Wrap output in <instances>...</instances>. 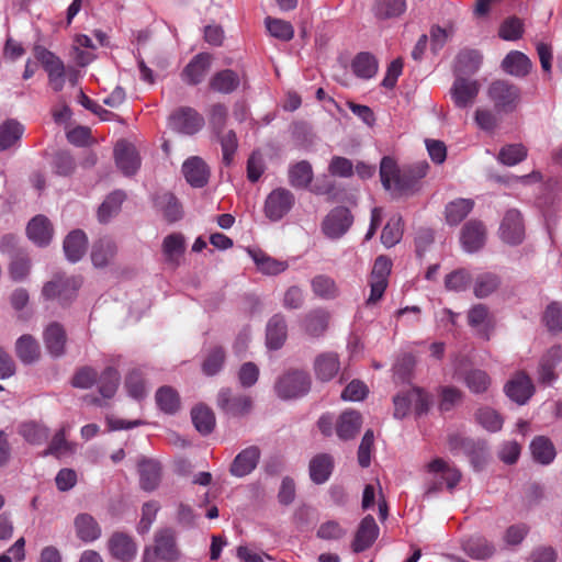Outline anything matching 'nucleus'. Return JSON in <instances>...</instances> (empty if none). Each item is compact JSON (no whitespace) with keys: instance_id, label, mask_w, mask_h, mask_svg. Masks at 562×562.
I'll return each mask as SVG.
<instances>
[{"instance_id":"21","label":"nucleus","mask_w":562,"mask_h":562,"mask_svg":"<svg viewBox=\"0 0 562 562\" xmlns=\"http://www.w3.org/2000/svg\"><path fill=\"white\" fill-rule=\"evenodd\" d=\"M117 254V245L110 237L95 240L91 248V261L97 268H104L114 262Z\"/></svg>"},{"instance_id":"54","label":"nucleus","mask_w":562,"mask_h":562,"mask_svg":"<svg viewBox=\"0 0 562 562\" xmlns=\"http://www.w3.org/2000/svg\"><path fill=\"white\" fill-rule=\"evenodd\" d=\"M23 134V126L14 121L8 120L0 125V151L13 146Z\"/></svg>"},{"instance_id":"4","label":"nucleus","mask_w":562,"mask_h":562,"mask_svg":"<svg viewBox=\"0 0 562 562\" xmlns=\"http://www.w3.org/2000/svg\"><path fill=\"white\" fill-rule=\"evenodd\" d=\"M294 204L295 196L290 190L277 188L267 195L263 212L267 218L277 222L283 218Z\"/></svg>"},{"instance_id":"30","label":"nucleus","mask_w":562,"mask_h":562,"mask_svg":"<svg viewBox=\"0 0 562 562\" xmlns=\"http://www.w3.org/2000/svg\"><path fill=\"white\" fill-rule=\"evenodd\" d=\"M77 537L83 542H92L100 538L101 527L89 514H79L74 520Z\"/></svg>"},{"instance_id":"63","label":"nucleus","mask_w":562,"mask_h":562,"mask_svg":"<svg viewBox=\"0 0 562 562\" xmlns=\"http://www.w3.org/2000/svg\"><path fill=\"white\" fill-rule=\"evenodd\" d=\"M99 379L98 372L88 366L76 370L71 378V385L77 389H90Z\"/></svg>"},{"instance_id":"22","label":"nucleus","mask_w":562,"mask_h":562,"mask_svg":"<svg viewBox=\"0 0 562 562\" xmlns=\"http://www.w3.org/2000/svg\"><path fill=\"white\" fill-rule=\"evenodd\" d=\"M161 249L165 262L172 268H177L186 251L184 236L180 233H172L166 236L162 240Z\"/></svg>"},{"instance_id":"35","label":"nucleus","mask_w":562,"mask_h":562,"mask_svg":"<svg viewBox=\"0 0 562 562\" xmlns=\"http://www.w3.org/2000/svg\"><path fill=\"white\" fill-rule=\"evenodd\" d=\"M288 336L285 318L281 314L271 317L267 325V345L270 349H279Z\"/></svg>"},{"instance_id":"61","label":"nucleus","mask_w":562,"mask_h":562,"mask_svg":"<svg viewBox=\"0 0 562 562\" xmlns=\"http://www.w3.org/2000/svg\"><path fill=\"white\" fill-rule=\"evenodd\" d=\"M464 382L471 392L484 393L490 387L491 379L485 371L474 369L465 374Z\"/></svg>"},{"instance_id":"16","label":"nucleus","mask_w":562,"mask_h":562,"mask_svg":"<svg viewBox=\"0 0 562 562\" xmlns=\"http://www.w3.org/2000/svg\"><path fill=\"white\" fill-rule=\"evenodd\" d=\"M182 173L187 182L193 188H203L207 184L210 178L207 165L198 156L190 157L183 162Z\"/></svg>"},{"instance_id":"55","label":"nucleus","mask_w":562,"mask_h":562,"mask_svg":"<svg viewBox=\"0 0 562 562\" xmlns=\"http://www.w3.org/2000/svg\"><path fill=\"white\" fill-rule=\"evenodd\" d=\"M475 420L487 431L497 432L502 429L503 417L491 407H481L475 413Z\"/></svg>"},{"instance_id":"2","label":"nucleus","mask_w":562,"mask_h":562,"mask_svg":"<svg viewBox=\"0 0 562 562\" xmlns=\"http://www.w3.org/2000/svg\"><path fill=\"white\" fill-rule=\"evenodd\" d=\"M487 97L499 113L514 112L521 101L520 89L514 83L501 79L490 85Z\"/></svg>"},{"instance_id":"57","label":"nucleus","mask_w":562,"mask_h":562,"mask_svg":"<svg viewBox=\"0 0 562 562\" xmlns=\"http://www.w3.org/2000/svg\"><path fill=\"white\" fill-rule=\"evenodd\" d=\"M156 402L161 411L167 414L176 413L180 407V398L176 390L170 386H161L156 393Z\"/></svg>"},{"instance_id":"34","label":"nucleus","mask_w":562,"mask_h":562,"mask_svg":"<svg viewBox=\"0 0 562 562\" xmlns=\"http://www.w3.org/2000/svg\"><path fill=\"white\" fill-rule=\"evenodd\" d=\"M482 63V55L475 49L461 50L454 63L456 77L463 75H473L477 71Z\"/></svg>"},{"instance_id":"19","label":"nucleus","mask_w":562,"mask_h":562,"mask_svg":"<svg viewBox=\"0 0 562 562\" xmlns=\"http://www.w3.org/2000/svg\"><path fill=\"white\" fill-rule=\"evenodd\" d=\"M379 535V527L371 515L366 516L356 532L352 541V551L356 553L362 552L370 548Z\"/></svg>"},{"instance_id":"60","label":"nucleus","mask_w":562,"mask_h":562,"mask_svg":"<svg viewBox=\"0 0 562 562\" xmlns=\"http://www.w3.org/2000/svg\"><path fill=\"white\" fill-rule=\"evenodd\" d=\"M98 380L100 381V394L105 398H111L115 394L120 383L119 372L114 368L108 367Z\"/></svg>"},{"instance_id":"11","label":"nucleus","mask_w":562,"mask_h":562,"mask_svg":"<svg viewBox=\"0 0 562 562\" xmlns=\"http://www.w3.org/2000/svg\"><path fill=\"white\" fill-rule=\"evenodd\" d=\"M501 238L509 245H518L525 236V226L519 211L509 210L506 212L501 224Z\"/></svg>"},{"instance_id":"10","label":"nucleus","mask_w":562,"mask_h":562,"mask_svg":"<svg viewBox=\"0 0 562 562\" xmlns=\"http://www.w3.org/2000/svg\"><path fill=\"white\" fill-rule=\"evenodd\" d=\"M480 91V85L476 80H470L463 77H456L451 87V99L456 106L464 109L470 106L476 99Z\"/></svg>"},{"instance_id":"39","label":"nucleus","mask_w":562,"mask_h":562,"mask_svg":"<svg viewBox=\"0 0 562 562\" xmlns=\"http://www.w3.org/2000/svg\"><path fill=\"white\" fill-rule=\"evenodd\" d=\"M254 259L257 269L268 276H276L284 272L289 268L288 261L278 260L261 251L248 250Z\"/></svg>"},{"instance_id":"36","label":"nucleus","mask_w":562,"mask_h":562,"mask_svg":"<svg viewBox=\"0 0 562 562\" xmlns=\"http://www.w3.org/2000/svg\"><path fill=\"white\" fill-rule=\"evenodd\" d=\"M464 552L472 559L484 560L495 552L494 546L482 536H473L463 541Z\"/></svg>"},{"instance_id":"20","label":"nucleus","mask_w":562,"mask_h":562,"mask_svg":"<svg viewBox=\"0 0 562 562\" xmlns=\"http://www.w3.org/2000/svg\"><path fill=\"white\" fill-rule=\"evenodd\" d=\"M468 323L471 327L479 329V335L485 340L490 339L494 328V317L484 304H475L468 312Z\"/></svg>"},{"instance_id":"56","label":"nucleus","mask_w":562,"mask_h":562,"mask_svg":"<svg viewBox=\"0 0 562 562\" xmlns=\"http://www.w3.org/2000/svg\"><path fill=\"white\" fill-rule=\"evenodd\" d=\"M313 179L312 167L307 161H300L289 170V182L294 188H305Z\"/></svg>"},{"instance_id":"14","label":"nucleus","mask_w":562,"mask_h":562,"mask_svg":"<svg viewBox=\"0 0 562 562\" xmlns=\"http://www.w3.org/2000/svg\"><path fill=\"white\" fill-rule=\"evenodd\" d=\"M173 127L183 134L192 135L204 125V119L192 108H181L170 116Z\"/></svg>"},{"instance_id":"29","label":"nucleus","mask_w":562,"mask_h":562,"mask_svg":"<svg viewBox=\"0 0 562 562\" xmlns=\"http://www.w3.org/2000/svg\"><path fill=\"white\" fill-rule=\"evenodd\" d=\"M87 236L80 229L70 232L64 240V251L66 258L71 262L79 261L87 250Z\"/></svg>"},{"instance_id":"38","label":"nucleus","mask_w":562,"mask_h":562,"mask_svg":"<svg viewBox=\"0 0 562 562\" xmlns=\"http://www.w3.org/2000/svg\"><path fill=\"white\" fill-rule=\"evenodd\" d=\"M313 293L322 300H335L340 295L336 281L327 274H317L311 280Z\"/></svg>"},{"instance_id":"18","label":"nucleus","mask_w":562,"mask_h":562,"mask_svg":"<svg viewBox=\"0 0 562 562\" xmlns=\"http://www.w3.org/2000/svg\"><path fill=\"white\" fill-rule=\"evenodd\" d=\"M486 231L482 222L469 221L461 231V244L465 251L474 252L485 244Z\"/></svg>"},{"instance_id":"3","label":"nucleus","mask_w":562,"mask_h":562,"mask_svg":"<svg viewBox=\"0 0 562 562\" xmlns=\"http://www.w3.org/2000/svg\"><path fill=\"white\" fill-rule=\"evenodd\" d=\"M80 285V278L56 273L52 280L44 283L42 295L45 300H57L60 304H67L76 297Z\"/></svg>"},{"instance_id":"46","label":"nucleus","mask_w":562,"mask_h":562,"mask_svg":"<svg viewBox=\"0 0 562 562\" xmlns=\"http://www.w3.org/2000/svg\"><path fill=\"white\" fill-rule=\"evenodd\" d=\"M155 554L160 559L172 561L177 558L175 536L171 530H162L156 536Z\"/></svg>"},{"instance_id":"45","label":"nucleus","mask_w":562,"mask_h":562,"mask_svg":"<svg viewBox=\"0 0 562 562\" xmlns=\"http://www.w3.org/2000/svg\"><path fill=\"white\" fill-rule=\"evenodd\" d=\"M333 458L328 454H318L310 462V475L313 482L322 484L328 480L333 470Z\"/></svg>"},{"instance_id":"49","label":"nucleus","mask_w":562,"mask_h":562,"mask_svg":"<svg viewBox=\"0 0 562 562\" xmlns=\"http://www.w3.org/2000/svg\"><path fill=\"white\" fill-rule=\"evenodd\" d=\"M420 167L416 166H403L401 168L400 177L396 182L394 193L406 194L413 190L420 178Z\"/></svg>"},{"instance_id":"53","label":"nucleus","mask_w":562,"mask_h":562,"mask_svg":"<svg viewBox=\"0 0 562 562\" xmlns=\"http://www.w3.org/2000/svg\"><path fill=\"white\" fill-rule=\"evenodd\" d=\"M191 417L196 430L203 435H209L215 427V416L206 406H196L191 412Z\"/></svg>"},{"instance_id":"42","label":"nucleus","mask_w":562,"mask_h":562,"mask_svg":"<svg viewBox=\"0 0 562 562\" xmlns=\"http://www.w3.org/2000/svg\"><path fill=\"white\" fill-rule=\"evenodd\" d=\"M213 136L221 145L223 164L227 167L231 166L238 148L236 133L233 130L225 128L220 133H213Z\"/></svg>"},{"instance_id":"32","label":"nucleus","mask_w":562,"mask_h":562,"mask_svg":"<svg viewBox=\"0 0 562 562\" xmlns=\"http://www.w3.org/2000/svg\"><path fill=\"white\" fill-rule=\"evenodd\" d=\"M339 369V359L334 352L322 353L317 356L314 361L316 378L324 382L331 380L338 373Z\"/></svg>"},{"instance_id":"43","label":"nucleus","mask_w":562,"mask_h":562,"mask_svg":"<svg viewBox=\"0 0 562 562\" xmlns=\"http://www.w3.org/2000/svg\"><path fill=\"white\" fill-rule=\"evenodd\" d=\"M210 88L216 92L231 93L239 86L238 75L231 70L225 69L216 72L210 80Z\"/></svg>"},{"instance_id":"15","label":"nucleus","mask_w":562,"mask_h":562,"mask_svg":"<svg viewBox=\"0 0 562 562\" xmlns=\"http://www.w3.org/2000/svg\"><path fill=\"white\" fill-rule=\"evenodd\" d=\"M115 161L117 167L126 176L134 175L139 168L140 160L134 145L122 139L114 148Z\"/></svg>"},{"instance_id":"59","label":"nucleus","mask_w":562,"mask_h":562,"mask_svg":"<svg viewBox=\"0 0 562 562\" xmlns=\"http://www.w3.org/2000/svg\"><path fill=\"white\" fill-rule=\"evenodd\" d=\"M265 24L269 34L278 40L290 41L294 36L293 26L284 20L268 16L265 20Z\"/></svg>"},{"instance_id":"64","label":"nucleus","mask_w":562,"mask_h":562,"mask_svg":"<svg viewBox=\"0 0 562 562\" xmlns=\"http://www.w3.org/2000/svg\"><path fill=\"white\" fill-rule=\"evenodd\" d=\"M543 322L549 331L559 333L562 330V307L559 303H550L543 314Z\"/></svg>"},{"instance_id":"40","label":"nucleus","mask_w":562,"mask_h":562,"mask_svg":"<svg viewBox=\"0 0 562 562\" xmlns=\"http://www.w3.org/2000/svg\"><path fill=\"white\" fill-rule=\"evenodd\" d=\"M530 451L533 460L543 465L550 464L557 454L552 441L544 436L533 438L530 443Z\"/></svg>"},{"instance_id":"24","label":"nucleus","mask_w":562,"mask_h":562,"mask_svg":"<svg viewBox=\"0 0 562 562\" xmlns=\"http://www.w3.org/2000/svg\"><path fill=\"white\" fill-rule=\"evenodd\" d=\"M43 338L45 347L50 356L59 358L65 353L67 336L60 324H49L44 331Z\"/></svg>"},{"instance_id":"23","label":"nucleus","mask_w":562,"mask_h":562,"mask_svg":"<svg viewBox=\"0 0 562 562\" xmlns=\"http://www.w3.org/2000/svg\"><path fill=\"white\" fill-rule=\"evenodd\" d=\"M139 485L146 492L155 491L161 480V465L153 459L138 462Z\"/></svg>"},{"instance_id":"58","label":"nucleus","mask_w":562,"mask_h":562,"mask_svg":"<svg viewBox=\"0 0 562 562\" xmlns=\"http://www.w3.org/2000/svg\"><path fill=\"white\" fill-rule=\"evenodd\" d=\"M527 157V148L522 144H510L501 148L497 159L506 166H515Z\"/></svg>"},{"instance_id":"50","label":"nucleus","mask_w":562,"mask_h":562,"mask_svg":"<svg viewBox=\"0 0 562 562\" xmlns=\"http://www.w3.org/2000/svg\"><path fill=\"white\" fill-rule=\"evenodd\" d=\"M501 285V279L497 274L484 272L479 274L474 280L473 293L476 297H487L494 293Z\"/></svg>"},{"instance_id":"52","label":"nucleus","mask_w":562,"mask_h":562,"mask_svg":"<svg viewBox=\"0 0 562 562\" xmlns=\"http://www.w3.org/2000/svg\"><path fill=\"white\" fill-rule=\"evenodd\" d=\"M124 199L125 194L122 191H114L109 194L98 210L99 221L101 223H106L111 217L116 215L121 210Z\"/></svg>"},{"instance_id":"25","label":"nucleus","mask_w":562,"mask_h":562,"mask_svg":"<svg viewBox=\"0 0 562 562\" xmlns=\"http://www.w3.org/2000/svg\"><path fill=\"white\" fill-rule=\"evenodd\" d=\"M14 350L16 357L24 364L35 363L41 358V346L30 334L22 335L16 339Z\"/></svg>"},{"instance_id":"13","label":"nucleus","mask_w":562,"mask_h":562,"mask_svg":"<svg viewBox=\"0 0 562 562\" xmlns=\"http://www.w3.org/2000/svg\"><path fill=\"white\" fill-rule=\"evenodd\" d=\"M212 64V55L200 53L183 68L181 72L182 80L190 86H196L202 82L209 72Z\"/></svg>"},{"instance_id":"1","label":"nucleus","mask_w":562,"mask_h":562,"mask_svg":"<svg viewBox=\"0 0 562 562\" xmlns=\"http://www.w3.org/2000/svg\"><path fill=\"white\" fill-rule=\"evenodd\" d=\"M461 480L460 471L441 458L432 460L425 471L426 493L440 491L446 486L452 491Z\"/></svg>"},{"instance_id":"44","label":"nucleus","mask_w":562,"mask_h":562,"mask_svg":"<svg viewBox=\"0 0 562 562\" xmlns=\"http://www.w3.org/2000/svg\"><path fill=\"white\" fill-rule=\"evenodd\" d=\"M156 205L169 223L177 222L182 217L181 205L177 198L170 192L158 194L156 198Z\"/></svg>"},{"instance_id":"62","label":"nucleus","mask_w":562,"mask_h":562,"mask_svg":"<svg viewBox=\"0 0 562 562\" xmlns=\"http://www.w3.org/2000/svg\"><path fill=\"white\" fill-rule=\"evenodd\" d=\"M31 270V260L23 252H16L12 256L10 263V276L14 281L24 280Z\"/></svg>"},{"instance_id":"31","label":"nucleus","mask_w":562,"mask_h":562,"mask_svg":"<svg viewBox=\"0 0 562 562\" xmlns=\"http://www.w3.org/2000/svg\"><path fill=\"white\" fill-rule=\"evenodd\" d=\"M394 403V417L404 418L408 415L412 404L418 413L422 409V391L414 387L407 393L397 394L393 398Z\"/></svg>"},{"instance_id":"12","label":"nucleus","mask_w":562,"mask_h":562,"mask_svg":"<svg viewBox=\"0 0 562 562\" xmlns=\"http://www.w3.org/2000/svg\"><path fill=\"white\" fill-rule=\"evenodd\" d=\"M261 451L257 446H249L243 449L233 460L229 473L236 477H244L250 474L257 467Z\"/></svg>"},{"instance_id":"51","label":"nucleus","mask_w":562,"mask_h":562,"mask_svg":"<svg viewBox=\"0 0 562 562\" xmlns=\"http://www.w3.org/2000/svg\"><path fill=\"white\" fill-rule=\"evenodd\" d=\"M351 67L358 77L369 79L378 71V60L370 53H360L352 60Z\"/></svg>"},{"instance_id":"26","label":"nucleus","mask_w":562,"mask_h":562,"mask_svg":"<svg viewBox=\"0 0 562 562\" xmlns=\"http://www.w3.org/2000/svg\"><path fill=\"white\" fill-rule=\"evenodd\" d=\"M362 426V416L357 411L344 412L336 424L337 436L342 440L352 439Z\"/></svg>"},{"instance_id":"7","label":"nucleus","mask_w":562,"mask_h":562,"mask_svg":"<svg viewBox=\"0 0 562 562\" xmlns=\"http://www.w3.org/2000/svg\"><path fill=\"white\" fill-rule=\"evenodd\" d=\"M217 406L231 417H243L250 413L252 400L248 395L234 394L231 389H222L217 394Z\"/></svg>"},{"instance_id":"9","label":"nucleus","mask_w":562,"mask_h":562,"mask_svg":"<svg viewBox=\"0 0 562 562\" xmlns=\"http://www.w3.org/2000/svg\"><path fill=\"white\" fill-rule=\"evenodd\" d=\"M504 392L513 402L525 405L533 395L535 385L526 372L519 371L507 381Z\"/></svg>"},{"instance_id":"47","label":"nucleus","mask_w":562,"mask_h":562,"mask_svg":"<svg viewBox=\"0 0 562 562\" xmlns=\"http://www.w3.org/2000/svg\"><path fill=\"white\" fill-rule=\"evenodd\" d=\"M401 168L394 158L385 156L380 162V178L382 186L387 191H395L396 182L400 177Z\"/></svg>"},{"instance_id":"27","label":"nucleus","mask_w":562,"mask_h":562,"mask_svg":"<svg viewBox=\"0 0 562 562\" xmlns=\"http://www.w3.org/2000/svg\"><path fill=\"white\" fill-rule=\"evenodd\" d=\"M330 313L324 308H315L308 312L303 321V327L307 335L312 337L322 336L328 328Z\"/></svg>"},{"instance_id":"37","label":"nucleus","mask_w":562,"mask_h":562,"mask_svg":"<svg viewBox=\"0 0 562 562\" xmlns=\"http://www.w3.org/2000/svg\"><path fill=\"white\" fill-rule=\"evenodd\" d=\"M27 236L38 245H46L50 241L53 227L48 218L37 215L27 225Z\"/></svg>"},{"instance_id":"48","label":"nucleus","mask_w":562,"mask_h":562,"mask_svg":"<svg viewBox=\"0 0 562 562\" xmlns=\"http://www.w3.org/2000/svg\"><path fill=\"white\" fill-rule=\"evenodd\" d=\"M474 202L471 199H457L446 206V220L450 225H458L472 211Z\"/></svg>"},{"instance_id":"33","label":"nucleus","mask_w":562,"mask_h":562,"mask_svg":"<svg viewBox=\"0 0 562 562\" xmlns=\"http://www.w3.org/2000/svg\"><path fill=\"white\" fill-rule=\"evenodd\" d=\"M530 59L521 52L513 50L502 61L505 72L515 77H525L531 69Z\"/></svg>"},{"instance_id":"41","label":"nucleus","mask_w":562,"mask_h":562,"mask_svg":"<svg viewBox=\"0 0 562 562\" xmlns=\"http://www.w3.org/2000/svg\"><path fill=\"white\" fill-rule=\"evenodd\" d=\"M405 9V0H375L372 12L378 20H389L402 15Z\"/></svg>"},{"instance_id":"17","label":"nucleus","mask_w":562,"mask_h":562,"mask_svg":"<svg viewBox=\"0 0 562 562\" xmlns=\"http://www.w3.org/2000/svg\"><path fill=\"white\" fill-rule=\"evenodd\" d=\"M562 360V348L561 346H552L541 357L538 367V381L542 384H551L557 380L555 373L557 366Z\"/></svg>"},{"instance_id":"28","label":"nucleus","mask_w":562,"mask_h":562,"mask_svg":"<svg viewBox=\"0 0 562 562\" xmlns=\"http://www.w3.org/2000/svg\"><path fill=\"white\" fill-rule=\"evenodd\" d=\"M111 554L123 562L132 560L136 553V546L127 535L116 532L109 540Z\"/></svg>"},{"instance_id":"6","label":"nucleus","mask_w":562,"mask_h":562,"mask_svg":"<svg viewBox=\"0 0 562 562\" xmlns=\"http://www.w3.org/2000/svg\"><path fill=\"white\" fill-rule=\"evenodd\" d=\"M311 387V379L306 372L292 371L281 376L276 384L279 397L289 400L306 394Z\"/></svg>"},{"instance_id":"5","label":"nucleus","mask_w":562,"mask_h":562,"mask_svg":"<svg viewBox=\"0 0 562 562\" xmlns=\"http://www.w3.org/2000/svg\"><path fill=\"white\" fill-rule=\"evenodd\" d=\"M392 261L386 256H379L373 265L370 276V295L367 300V305L371 306L376 304L383 296L387 288V279L391 273Z\"/></svg>"},{"instance_id":"8","label":"nucleus","mask_w":562,"mask_h":562,"mask_svg":"<svg viewBox=\"0 0 562 562\" xmlns=\"http://www.w3.org/2000/svg\"><path fill=\"white\" fill-rule=\"evenodd\" d=\"M353 217L347 207L338 206L331 210L322 223L323 233L331 239L341 237L349 229Z\"/></svg>"}]
</instances>
